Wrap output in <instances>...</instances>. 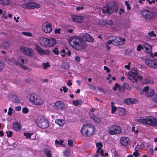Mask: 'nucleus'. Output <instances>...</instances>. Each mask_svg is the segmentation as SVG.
I'll return each mask as SVG.
<instances>
[{
    "label": "nucleus",
    "mask_w": 157,
    "mask_h": 157,
    "mask_svg": "<svg viewBox=\"0 0 157 157\" xmlns=\"http://www.w3.org/2000/svg\"><path fill=\"white\" fill-rule=\"evenodd\" d=\"M68 144L70 146H72L73 145L72 141L71 140H68Z\"/></svg>",
    "instance_id": "obj_61"
},
{
    "label": "nucleus",
    "mask_w": 157,
    "mask_h": 157,
    "mask_svg": "<svg viewBox=\"0 0 157 157\" xmlns=\"http://www.w3.org/2000/svg\"><path fill=\"white\" fill-rule=\"evenodd\" d=\"M13 109L12 108H10L9 109L8 112V114L9 115H11L12 114V111Z\"/></svg>",
    "instance_id": "obj_47"
},
{
    "label": "nucleus",
    "mask_w": 157,
    "mask_h": 157,
    "mask_svg": "<svg viewBox=\"0 0 157 157\" xmlns=\"http://www.w3.org/2000/svg\"><path fill=\"white\" fill-rule=\"evenodd\" d=\"M61 29L60 28H58V29H56L55 30V32L56 33H58L59 34L60 33Z\"/></svg>",
    "instance_id": "obj_58"
},
{
    "label": "nucleus",
    "mask_w": 157,
    "mask_h": 157,
    "mask_svg": "<svg viewBox=\"0 0 157 157\" xmlns=\"http://www.w3.org/2000/svg\"><path fill=\"white\" fill-rule=\"evenodd\" d=\"M95 128L92 125L84 124L80 129L81 134L85 136H90L94 134Z\"/></svg>",
    "instance_id": "obj_2"
},
{
    "label": "nucleus",
    "mask_w": 157,
    "mask_h": 157,
    "mask_svg": "<svg viewBox=\"0 0 157 157\" xmlns=\"http://www.w3.org/2000/svg\"><path fill=\"white\" fill-rule=\"evenodd\" d=\"M75 60L77 62H80V58L78 56H76Z\"/></svg>",
    "instance_id": "obj_63"
},
{
    "label": "nucleus",
    "mask_w": 157,
    "mask_h": 157,
    "mask_svg": "<svg viewBox=\"0 0 157 157\" xmlns=\"http://www.w3.org/2000/svg\"><path fill=\"white\" fill-rule=\"evenodd\" d=\"M119 87V85L117 83H116L115 85V86L113 87V90H117V88Z\"/></svg>",
    "instance_id": "obj_54"
},
{
    "label": "nucleus",
    "mask_w": 157,
    "mask_h": 157,
    "mask_svg": "<svg viewBox=\"0 0 157 157\" xmlns=\"http://www.w3.org/2000/svg\"><path fill=\"white\" fill-rule=\"evenodd\" d=\"M83 39L86 41L93 42L94 41L93 38L88 33H85L82 36Z\"/></svg>",
    "instance_id": "obj_17"
},
{
    "label": "nucleus",
    "mask_w": 157,
    "mask_h": 157,
    "mask_svg": "<svg viewBox=\"0 0 157 157\" xmlns=\"http://www.w3.org/2000/svg\"><path fill=\"white\" fill-rule=\"evenodd\" d=\"M120 142L121 145L127 146L130 144V141L128 138L126 137H122L121 138Z\"/></svg>",
    "instance_id": "obj_14"
},
{
    "label": "nucleus",
    "mask_w": 157,
    "mask_h": 157,
    "mask_svg": "<svg viewBox=\"0 0 157 157\" xmlns=\"http://www.w3.org/2000/svg\"><path fill=\"white\" fill-rule=\"evenodd\" d=\"M5 60L6 61L10 62V63H12V64L13 65H14L16 66H19V63L15 59L14 57L6 58Z\"/></svg>",
    "instance_id": "obj_22"
},
{
    "label": "nucleus",
    "mask_w": 157,
    "mask_h": 157,
    "mask_svg": "<svg viewBox=\"0 0 157 157\" xmlns=\"http://www.w3.org/2000/svg\"><path fill=\"white\" fill-rule=\"evenodd\" d=\"M117 7L116 4L113 2H109L104 6L102 9L103 13H108L109 14L116 12L117 11Z\"/></svg>",
    "instance_id": "obj_3"
},
{
    "label": "nucleus",
    "mask_w": 157,
    "mask_h": 157,
    "mask_svg": "<svg viewBox=\"0 0 157 157\" xmlns=\"http://www.w3.org/2000/svg\"><path fill=\"white\" fill-rule=\"evenodd\" d=\"M90 117L97 124L99 123L101 121V119L99 117L95 116L93 114L90 115Z\"/></svg>",
    "instance_id": "obj_21"
},
{
    "label": "nucleus",
    "mask_w": 157,
    "mask_h": 157,
    "mask_svg": "<svg viewBox=\"0 0 157 157\" xmlns=\"http://www.w3.org/2000/svg\"><path fill=\"white\" fill-rule=\"evenodd\" d=\"M133 154L135 156L137 157L139 155L140 153H138L137 151H136L135 152H133Z\"/></svg>",
    "instance_id": "obj_59"
},
{
    "label": "nucleus",
    "mask_w": 157,
    "mask_h": 157,
    "mask_svg": "<svg viewBox=\"0 0 157 157\" xmlns=\"http://www.w3.org/2000/svg\"><path fill=\"white\" fill-rule=\"evenodd\" d=\"M97 147L98 148L97 151V153L103 156V151L101 149V147L103 146V145L101 142L97 143L96 144Z\"/></svg>",
    "instance_id": "obj_20"
},
{
    "label": "nucleus",
    "mask_w": 157,
    "mask_h": 157,
    "mask_svg": "<svg viewBox=\"0 0 157 157\" xmlns=\"http://www.w3.org/2000/svg\"><path fill=\"white\" fill-rule=\"evenodd\" d=\"M0 3L2 5L8 6L10 3L9 0H0Z\"/></svg>",
    "instance_id": "obj_34"
},
{
    "label": "nucleus",
    "mask_w": 157,
    "mask_h": 157,
    "mask_svg": "<svg viewBox=\"0 0 157 157\" xmlns=\"http://www.w3.org/2000/svg\"><path fill=\"white\" fill-rule=\"evenodd\" d=\"M20 50L21 53L25 55L31 57L34 56V52L31 48L24 46H21L20 47Z\"/></svg>",
    "instance_id": "obj_7"
},
{
    "label": "nucleus",
    "mask_w": 157,
    "mask_h": 157,
    "mask_svg": "<svg viewBox=\"0 0 157 157\" xmlns=\"http://www.w3.org/2000/svg\"><path fill=\"white\" fill-rule=\"evenodd\" d=\"M156 119H157V118L152 117H149L139 119L138 121L144 124L154 126V124L156 122L155 121Z\"/></svg>",
    "instance_id": "obj_6"
},
{
    "label": "nucleus",
    "mask_w": 157,
    "mask_h": 157,
    "mask_svg": "<svg viewBox=\"0 0 157 157\" xmlns=\"http://www.w3.org/2000/svg\"><path fill=\"white\" fill-rule=\"evenodd\" d=\"M13 129L17 131L21 130V124L20 123L15 122L13 123Z\"/></svg>",
    "instance_id": "obj_23"
},
{
    "label": "nucleus",
    "mask_w": 157,
    "mask_h": 157,
    "mask_svg": "<svg viewBox=\"0 0 157 157\" xmlns=\"http://www.w3.org/2000/svg\"><path fill=\"white\" fill-rule=\"evenodd\" d=\"M44 102L43 99L41 97L39 96L34 104L36 105H41L43 104Z\"/></svg>",
    "instance_id": "obj_26"
},
{
    "label": "nucleus",
    "mask_w": 157,
    "mask_h": 157,
    "mask_svg": "<svg viewBox=\"0 0 157 157\" xmlns=\"http://www.w3.org/2000/svg\"><path fill=\"white\" fill-rule=\"evenodd\" d=\"M143 46L145 48V52H146L148 53H151L152 48L151 46L148 44L144 43Z\"/></svg>",
    "instance_id": "obj_27"
},
{
    "label": "nucleus",
    "mask_w": 157,
    "mask_h": 157,
    "mask_svg": "<svg viewBox=\"0 0 157 157\" xmlns=\"http://www.w3.org/2000/svg\"><path fill=\"white\" fill-rule=\"evenodd\" d=\"M48 39L44 37H40L39 42L40 44L43 47H47Z\"/></svg>",
    "instance_id": "obj_16"
},
{
    "label": "nucleus",
    "mask_w": 157,
    "mask_h": 157,
    "mask_svg": "<svg viewBox=\"0 0 157 157\" xmlns=\"http://www.w3.org/2000/svg\"><path fill=\"white\" fill-rule=\"evenodd\" d=\"M72 102L73 104H74V105L76 106H78V105H81L82 104V101L81 99H79L78 100H76L73 101Z\"/></svg>",
    "instance_id": "obj_33"
},
{
    "label": "nucleus",
    "mask_w": 157,
    "mask_h": 157,
    "mask_svg": "<svg viewBox=\"0 0 157 157\" xmlns=\"http://www.w3.org/2000/svg\"><path fill=\"white\" fill-rule=\"evenodd\" d=\"M70 44L72 47L78 50L84 49L86 46L84 41L79 37H73L70 41Z\"/></svg>",
    "instance_id": "obj_1"
},
{
    "label": "nucleus",
    "mask_w": 157,
    "mask_h": 157,
    "mask_svg": "<svg viewBox=\"0 0 157 157\" xmlns=\"http://www.w3.org/2000/svg\"><path fill=\"white\" fill-rule=\"evenodd\" d=\"M142 15L147 19H153L155 18L157 15L156 13L154 12H150L146 10L143 11L142 13Z\"/></svg>",
    "instance_id": "obj_9"
},
{
    "label": "nucleus",
    "mask_w": 157,
    "mask_h": 157,
    "mask_svg": "<svg viewBox=\"0 0 157 157\" xmlns=\"http://www.w3.org/2000/svg\"><path fill=\"white\" fill-rule=\"evenodd\" d=\"M55 107L59 109H63L65 106L64 103L61 101H57L55 104Z\"/></svg>",
    "instance_id": "obj_19"
},
{
    "label": "nucleus",
    "mask_w": 157,
    "mask_h": 157,
    "mask_svg": "<svg viewBox=\"0 0 157 157\" xmlns=\"http://www.w3.org/2000/svg\"><path fill=\"white\" fill-rule=\"evenodd\" d=\"M33 81L32 79L31 78H29L26 80V82L28 83H30L31 82Z\"/></svg>",
    "instance_id": "obj_62"
},
{
    "label": "nucleus",
    "mask_w": 157,
    "mask_h": 157,
    "mask_svg": "<svg viewBox=\"0 0 157 157\" xmlns=\"http://www.w3.org/2000/svg\"><path fill=\"white\" fill-rule=\"evenodd\" d=\"M42 29L46 33H49L52 31V26L51 24L46 22L43 24L42 26Z\"/></svg>",
    "instance_id": "obj_12"
},
{
    "label": "nucleus",
    "mask_w": 157,
    "mask_h": 157,
    "mask_svg": "<svg viewBox=\"0 0 157 157\" xmlns=\"http://www.w3.org/2000/svg\"><path fill=\"white\" fill-rule=\"evenodd\" d=\"M22 34L28 36H32L31 33L30 32H22Z\"/></svg>",
    "instance_id": "obj_42"
},
{
    "label": "nucleus",
    "mask_w": 157,
    "mask_h": 157,
    "mask_svg": "<svg viewBox=\"0 0 157 157\" xmlns=\"http://www.w3.org/2000/svg\"><path fill=\"white\" fill-rule=\"evenodd\" d=\"M125 103L128 105H131L135 103V101L133 98H128L124 100Z\"/></svg>",
    "instance_id": "obj_30"
},
{
    "label": "nucleus",
    "mask_w": 157,
    "mask_h": 157,
    "mask_svg": "<svg viewBox=\"0 0 157 157\" xmlns=\"http://www.w3.org/2000/svg\"><path fill=\"white\" fill-rule=\"evenodd\" d=\"M153 100L154 102H157V94H155L154 96Z\"/></svg>",
    "instance_id": "obj_53"
},
{
    "label": "nucleus",
    "mask_w": 157,
    "mask_h": 157,
    "mask_svg": "<svg viewBox=\"0 0 157 157\" xmlns=\"http://www.w3.org/2000/svg\"><path fill=\"white\" fill-rule=\"evenodd\" d=\"M22 7L24 9H30L29 2L24 4L22 5Z\"/></svg>",
    "instance_id": "obj_38"
},
{
    "label": "nucleus",
    "mask_w": 157,
    "mask_h": 157,
    "mask_svg": "<svg viewBox=\"0 0 157 157\" xmlns=\"http://www.w3.org/2000/svg\"><path fill=\"white\" fill-rule=\"evenodd\" d=\"M71 18L73 21L80 23L82 22L84 19V17L82 16H72Z\"/></svg>",
    "instance_id": "obj_18"
},
{
    "label": "nucleus",
    "mask_w": 157,
    "mask_h": 157,
    "mask_svg": "<svg viewBox=\"0 0 157 157\" xmlns=\"http://www.w3.org/2000/svg\"><path fill=\"white\" fill-rule=\"evenodd\" d=\"M62 67L65 70H67L70 68V64L67 62L64 63H63Z\"/></svg>",
    "instance_id": "obj_35"
},
{
    "label": "nucleus",
    "mask_w": 157,
    "mask_h": 157,
    "mask_svg": "<svg viewBox=\"0 0 157 157\" xmlns=\"http://www.w3.org/2000/svg\"><path fill=\"white\" fill-rule=\"evenodd\" d=\"M39 96L35 94H32L29 98V101L32 103H34Z\"/></svg>",
    "instance_id": "obj_24"
},
{
    "label": "nucleus",
    "mask_w": 157,
    "mask_h": 157,
    "mask_svg": "<svg viewBox=\"0 0 157 157\" xmlns=\"http://www.w3.org/2000/svg\"><path fill=\"white\" fill-rule=\"evenodd\" d=\"M33 135V133H29L27 132H25L24 133V136H26L27 138L28 139H31V136Z\"/></svg>",
    "instance_id": "obj_39"
},
{
    "label": "nucleus",
    "mask_w": 157,
    "mask_h": 157,
    "mask_svg": "<svg viewBox=\"0 0 157 157\" xmlns=\"http://www.w3.org/2000/svg\"><path fill=\"white\" fill-rule=\"evenodd\" d=\"M36 49L39 54L40 55H48L49 54V52L48 50H44L38 45H36Z\"/></svg>",
    "instance_id": "obj_15"
},
{
    "label": "nucleus",
    "mask_w": 157,
    "mask_h": 157,
    "mask_svg": "<svg viewBox=\"0 0 157 157\" xmlns=\"http://www.w3.org/2000/svg\"><path fill=\"white\" fill-rule=\"evenodd\" d=\"M70 151L69 150H67L64 153V154L65 155H66L67 156H68L70 154Z\"/></svg>",
    "instance_id": "obj_55"
},
{
    "label": "nucleus",
    "mask_w": 157,
    "mask_h": 157,
    "mask_svg": "<svg viewBox=\"0 0 157 157\" xmlns=\"http://www.w3.org/2000/svg\"><path fill=\"white\" fill-rule=\"evenodd\" d=\"M4 64L2 61L0 60V70H2L4 67Z\"/></svg>",
    "instance_id": "obj_51"
},
{
    "label": "nucleus",
    "mask_w": 157,
    "mask_h": 157,
    "mask_svg": "<svg viewBox=\"0 0 157 157\" xmlns=\"http://www.w3.org/2000/svg\"><path fill=\"white\" fill-rule=\"evenodd\" d=\"M125 40V39H123L119 36L114 37V39H113V44L116 46L123 45L124 44Z\"/></svg>",
    "instance_id": "obj_10"
},
{
    "label": "nucleus",
    "mask_w": 157,
    "mask_h": 157,
    "mask_svg": "<svg viewBox=\"0 0 157 157\" xmlns=\"http://www.w3.org/2000/svg\"><path fill=\"white\" fill-rule=\"evenodd\" d=\"M6 133L7 134V136L8 137L10 136L13 133L12 132V131H7L6 132Z\"/></svg>",
    "instance_id": "obj_60"
},
{
    "label": "nucleus",
    "mask_w": 157,
    "mask_h": 157,
    "mask_svg": "<svg viewBox=\"0 0 157 157\" xmlns=\"http://www.w3.org/2000/svg\"><path fill=\"white\" fill-rule=\"evenodd\" d=\"M35 121L40 128H45L48 127L49 124L48 120L43 116H38L35 118Z\"/></svg>",
    "instance_id": "obj_4"
},
{
    "label": "nucleus",
    "mask_w": 157,
    "mask_h": 157,
    "mask_svg": "<svg viewBox=\"0 0 157 157\" xmlns=\"http://www.w3.org/2000/svg\"><path fill=\"white\" fill-rule=\"evenodd\" d=\"M129 74L128 78L132 82H137V78L140 80H142L143 78V77L140 75L137 76L138 73L136 70L134 69H132L129 73Z\"/></svg>",
    "instance_id": "obj_5"
},
{
    "label": "nucleus",
    "mask_w": 157,
    "mask_h": 157,
    "mask_svg": "<svg viewBox=\"0 0 157 157\" xmlns=\"http://www.w3.org/2000/svg\"><path fill=\"white\" fill-rule=\"evenodd\" d=\"M149 89V86H145L143 89L142 92L141 94H142L144 92L145 93V94L147 97H151L155 93V90L153 89Z\"/></svg>",
    "instance_id": "obj_11"
},
{
    "label": "nucleus",
    "mask_w": 157,
    "mask_h": 157,
    "mask_svg": "<svg viewBox=\"0 0 157 157\" xmlns=\"http://www.w3.org/2000/svg\"><path fill=\"white\" fill-rule=\"evenodd\" d=\"M44 151L48 157H52L51 151L48 149H44Z\"/></svg>",
    "instance_id": "obj_36"
},
{
    "label": "nucleus",
    "mask_w": 157,
    "mask_h": 157,
    "mask_svg": "<svg viewBox=\"0 0 157 157\" xmlns=\"http://www.w3.org/2000/svg\"><path fill=\"white\" fill-rule=\"evenodd\" d=\"M143 47L142 46V45L140 44H139L137 47V51L139 52L140 51L141 49H143Z\"/></svg>",
    "instance_id": "obj_49"
},
{
    "label": "nucleus",
    "mask_w": 157,
    "mask_h": 157,
    "mask_svg": "<svg viewBox=\"0 0 157 157\" xmlns=\"http://www.w3.org/2000/svg\"><path fill=\"white\" fill-rule=\"evenodd\" d=\"M8 97L10 98L11 99L12 101L16 103H18L20 102V100L15 95H13L11 94H10Z\"/></svg>",
    "instance_id": "obj_28"
},
{
    "label": "nucleus",
    "mask_w": 157,
    "mask_h": 157,
    "mask_svg": "<svg viewBox=\"0 0 157 157\" xmlns=\"http://www.w3.org/2000/svg\"><path fill=\"white\" fill-rule=\"evenodd\" d=\"M122 129L119 126L111 125L109 128V133L111 135L119 134L122 132Z\"/></svg>",
    "instance_id": "obj_8"
},
{
    "label": "nucleus",
    "mask_w": 157,
    "mask_h": 157,
    "mask_svg": "<svg viewBox=\"0 0 157 157\" xmlns=\"http://www.w3.org/2000/svg\"><path fill=\"white\" fill-rule=\"evenodd\" d=\"M106 24L110 25H112L113 24V22L110 20L107 21H106Z\"/></svg>",
    "instance_id": "obj_57"
},
{
    "label": "nucleus",
    "mask_w": 157,
    "mask_h": 157,
    "mask_svg": "<svg viewBox=\"0 0 157 157\" xmlns=\"http://www.w3.org/2000/svg\"><path fill=\"white\" fill-rule=\"evenodd\" d=\"M63 140H60L59 141L56 140L55 141V143L56 144L61 145L63 143Z\"/></svg>",
    "instance_id": "obj_43"
},
{
    "label": "nucleus",
    "mask_w": 157,
    "mask_h": 157,
    "mask_svg": "<svg viewBox=\"0 0 157 157\" xmlns=\"http://www.w3.org/2000/svg\"><path fill=\"white\" fill-rule=\"evenodd\" d=\"M112 43L113 44V40H109L106 42L105 44V46L109 45L111 44Z\"/></svg>",
    "instance_id": "obj_52"
},
{
    "label": "nucleus",
    "mask_w": 157,
    "mask_h": 157,
    "mask_svg": "<svg viewBox=\"0 0 157 157\" xmlns=\"http://www.w3.org/2000/svg\"><path fill=\"white\" fill-rule=\"evenodd\" d=\"M55 122L60 126H62L64 124V121L62 119H57L55 121Z\"/></svg>",
    "instance_id": "obj_32"
},
{
    "label": "nucleus",
    "mask_w": 157,
    "mask_h": 157,
    "mask_svg": "<svg viewBox=\"0 0 157 157\" xmlns=\"http://www.w3.org/2000/svg\"><path fill=\"white\" fill-rule=\"evenodd\" d=\"M125 3L126 6L127 7V9L128 10H130L131 9V7L130 6V4H129V2L128 1H125Z\"/></svg>",
    "instance_id": "obj_50"
},
{
    "label": "nucleus",
    "mask_w": 157,
    "mask_h": 157,
    "mask_svg": "<svg viewBox=\"0 0 157 157\" xmlns=\"http://www.w3.org/2000/svg\"><path fill=\"white\" fill-rule=\"evenodd\" d=\"M29 2L30 9H33L35 8H38L40 7V5L33 2Z\"/></svg>",
    "instance_id": "obj_29"
},
{
    "label": "nucleus",
    "mask_w": 157,
    "mask_h": 157,
    "mask_svg": "<svg viewBox=\"0 0 157 157\" xmlns=\"http://www.w3.org/2000/svg\"><path fill=\"white\" fill-rule=\"evenodd\" d=\"M124 10L123 9H121L120 11L119 12V14L121 15L123 13H124Z\"/></svg>",
    "instance_id": "obj_64"
},
{
    "label": "nucleus",
    "mask_w": 157,
    "mask_h": 157,
    "mask_svg": "<svg viewBox=\"0 0 157 157\" xmlns=\"http://www.w3.org/2000/svg\"><path fill=\"white\" fill-rule=\"evenodd\" d=\"M50 65L48 63H44L43 65V67L44 69H46L48 67H50Z\"/></svg>",
    "instance_id": "obj_44"
},
{
    "label": "nucleus",
    "mask_w": 157,
    "mask_h": 157,
    "mask_svg": "<svg viewBox=\"0 0 157 157\" xmlns=\"http://www.w3.org/2000/svg\"><path fill=\"white\" fill-rule=\"evenodd\" d=\"M148 35L151 37H155L156 36V35L154 31H153L148 33Z\"/></svg>",
    "instance_id": "obj_41"
},
{
    "label": "nucleus",
    "mask_w": 157,
    "mask_h": 157,
    "mask_svg": "<svg viewBox=\"0 0 157 157\" xmlns=\"http://www.w3.org/2000/svg\"><path fill=\"white\" fill-rule=\"evenodd\" d=\"M47 47H51L54 46L56 44L55 39L53 38L48 39Z\"/></svg>",
    "instance_id": "obj_25"
},
{
    "label": "nucleus",
    "mask_w": 157,
    "mask_h": 157,
    "mask_svg": "<svg viewBox=\"0 0 157 157\" xmlns=\"http://www.w3.org/2000/svg\"><path fill=\"white\" fill-rule=\"evenodd\" d=\"M150 82V80L147 78L145 79L143 82L145 84L149 83Z\"/></svg>",
    "instance_id": "obj_56"
},
{
    "label": "nucleus",
    "mask_w": 157,
    "mask_h": 157,
    "mask_svg": "<svg viewBox=\"0 0 157 157\" xmlns=\"http://www.w3.org/2000/svg\"><path fill=\"white\" fill-rule=\"evenodd\" d=\"M22 112L24 113H27L29 111L28 109L26 107L22 109Z\"/></svg>",
    "instance_id": "obj_48"
},
{
    "label": "nucleus",
    "mask_w": 157,
    "mask_h": 157,
    "mask_svg": "<svg viewBox=\"0 0 157 157\" xmlns=\"http://www.w3.org/2000/svg\"><path fill=\"white\" fill-rule=\"evenodd\" d=\"M144 63L147 65L152 68L155 69L157 68V62L149 59H146L144 60Z\"/></svg>",
    "instance_id": "obj_13"
},
{
    "label": "nucleus",
    "mask_w": 157,
    "mask_h": 157,
    "mask_svg": "<svg viewBox=\"0 0 157 157\" xmlns=\"http://www.w3.org/2000/svg\"><path fill=\"white\" fill-rule=\"evenodd\" d=\"M10 46V44L7 42H4L1 47L4 49L8 48Z\"/></svg>",
    "instance_id": "obj_31"
},
{
    "label": "nucleus",
    "mask_w": 157,
    "mask_h": 157,
    "mask_svg": "<svg viewBox=\"0 0 157 157\" xmlns=\"http://www.w3.org/2000/svg\"><path fill=\"white\" fill-rule=\"evenodd\" d=\"M19 66H20V67L21 68H23L24 70H27L29 72H31L32 71V70L31 68H29L26 66L22 65V64H21V63H20L19 64Z\"/></svg>",
    "instance_id": "obj_37"
},
{
    "label": "nucleus",
    "mask_w": 157,
    "mask_h": 157,
    "mask_svg": "<svg viewBox=\"0 0 157 157\" xmlns=\"http://www.w3.org/2000/svg\"><path fill=\"white\" fill-rule=\"evenodd\" d=\"M52 52L54 53L55 54L58 55L59 54V51L57 48H55L52 50Z\"/></svg>",
    "instance_id": "obj_46"
},
{
    "label": "nucleus",
    "mask_w": 157,
    "mask_h": 157,
    "mask_svg": "<svg viewBox=\"0 0 157 157\" xmlns=\"http://www.w3.org/2000/svg\"><path fill=\"white\" fill-rule=\"evenodd\" d=\"M106 21L104 20H101L99 21L98 22V24L100 25H104L106 24Z\"/></svg>",
    "instance_id": "obj_40"
},
{
    "label": "nucleus",
    "mask_w": 157,
    "mask_h": 157,
    "mask_svg": "<svg viewBox=\"0 0 157 157\" xmlns=\"http://www.w3.org/2000/svg\"><path fill=\"white\" fill-rule=\"evenodd\" d=\"M111 113L113 114L117 110V107L114 106H111Z\"/></svg>",
    "instance_id": "obj_45"
}]
</instances>
